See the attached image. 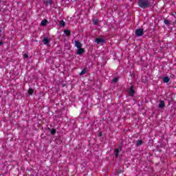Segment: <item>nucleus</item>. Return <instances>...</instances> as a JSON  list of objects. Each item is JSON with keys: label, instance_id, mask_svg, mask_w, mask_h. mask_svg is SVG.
<instances>
[{"label": "nucleus", "instance_id": "aec40b11", "mask_svg": "<svg viewBox=\"0 0 176 176\" xmlns=\"http://www.w3.org/2000/svg\"><path fill=\"white\" fill-rule=\"evenodd\" d=\"M164 24H165L166 25H168V24H170V21H168L167 19H165L164 20Z\"/></svg>", "mask_w": 176, "mask_h": 176}, {"label": "nucleus", "instance_id": "a211bd4d", "mask_svg": "<svg viewBox=\"0 0 176 176\" xmlns=\"http://www.w3.org/2000/svg\"><path fill=\"white\" fill-rule=\"evenodd\" d=\"M98 24V19H94L93 20V25H97Z\"/></svg>", "mask_w": 176, "mask_h": 176}, {"label": "nucleus", "instance_id": "39448f33", "mask_svg": "<svg viewBox=\"0 0 176 176\" xmlns=\"http://www.w3.org/2000/svg\"><path fill=\"white\" fill-rule=\"evenodd\" d=\"M95 42L98 45H100L101 43H105V40H104V38H96V40H95Z\"/></svg>", "mask_w": 176, "mask_h": 176}, {"label": "nucleus", "instance_id": "f8f14e48", "mask_svg": "<svg viewBox=\"0 0 176 176\" xmlns=\"http://www.w3.org/2000/svg\"><path fill=\"white\" fill-rule=\"evenodd\" d=\"M87 72V68H84L81 72L79 73L80 76H82V75H85Z\"/></svg>", "mask_w": 176, "mask_h": 176}, {"label": "nucleus", "instance_id": "f257e3e1", "mask_svg": "<svg viewBox=\"0 0 176 176\" xmlns=\"http://www.w3.org/2000/svg\"><path fill=\"white\" fill-rule=\"evenodd\" d=\"M138 6L142 9H146L151 6V0H138Z\"/></svg>", "mask_w": 176, "mask_h": 176}, {"label": "nucleus", "instance_id": "2eb2a0df", "mask_svg": "<svg viewBox=\"0 0 176 176\" xmlns=\"http://www.w3.org/2000/svg\"><path fill=\"white\" fill-rule=\"evenodd\" d=\"M143 142H144L142 141V140H139L136 141V146H140V145H142Z\"/></svg>", "mask_w": 176, "mask_h": 176}, {"label": "nucleus", "instance_id": "412c9836", "mask_svg": "<svg viewBox=\"0 0 176 176\" xmlns=\"http://www.w3.org/2000/svg\"><path fill=\"white\" fill-rule=\"evenodd\" d=\"M118 80H119V78H114L113 79V83H116V82H118Z\"/></svg>", "mask_w": 176, "mask_h": 176}, {"label": "nucleus", "instance_id": "0eeeda50", "mask_svg": "<svg viewBox=\"0 0 176 176\" xmlns=\"http://www.w3.org/2000/svg\"><path fill=\"white\" fill-rule=\"evenodd\" d=\"M75 46L78 48L79 47H82V43H80V41H75Z\"/></svg>", "mask_w": 176, "mask_h": 176}, {"label": "nucleus", "instance_id": "9b49d317", "mask_svg": "<svg viewBox=\"0 0 176 176\" xmlns=\"http://www.w3.org/2000/svg\"><path fill=\"white\" fill-rule=\"evenodd\" d=\"M52 2L53 1L52 0H45L44 1V4L45 5V6H49V5H52Z\"/></svg>", "mask_w": 176, "mask_h": 176}, {"label": "nucleus", "instance_id": "4468645a", "mask_svg": "<svg viewBox=\"0 0 176 176\" xmlns=\"http://www.w3.org/2000/svg\"><path fill=\"white\" fill-rule=\"evenodd\" d=\"M64 33L66 35V36H69L71 35V30H65Z\"/></svg>", "mask_w": 176, "mask_h": 176}, {"label": "nucleus", "instance_id": "7ed1b4c3", "mask_svg": "<svg viewBox=\"0 0 176 176\" xmlns=\"http://www.w3.org/2000/svg\"><path fill=\"white\" fill-rule=\"evenodd\" d=\"M120 151H122L121 145L118 146V148H116L114 150V153H115V156H116V159H118V157H119V153H120Z\"/></svg>", "mask_w": 176, "mask_h": 176}, {"label": "nucleus", "instance_id": "393cba45", "mask_svg": "<svg viewBox=\"0 0 176 176\" xmlns=\"http://www.w3.org/2000/svg\"><path fill=\"white\" fill-rule=\"evenodd\" d=\"M170 14V16H175V14H173V13H171V14Z\"/></svg>", "mask_w": 176, "mask_h": 176}, {"label": "nucleus", "instance_id": "bb28decb", "mask_svg": "<svg viewBox=\"0 0 176 176\" xmlns=\"http://www.w3.org/2000/svg\"><path fill=\"white\" fill-rule=\"evenodd\" d=\"M64 86H65V85H63V87H64Z\"/></svg>", "mask_w": 176, "mask_h": 176}, {"label": "nucleus", "instance_id": "423d86ee", "mask_svg": "<svg viewBox=\"0 0 176 176\" xmlns=\"http://www.w3.org/2000/svg\"><path fill=\"white\" fill-rule=\"evenodd\" d=\"M165 107H166V103H164V100H161L158 105V108H160V109H163V108Z\"/></svg>", "mask_w": 176, "mask_h": 176}, {"label": "nucleus", "instance_id": "a878e982", "mask_svg": "<svg viewBox=\"0 0 176 176\" xmlns=\"http://www.w3.org/2000/svg\"><path fill=\"white\" fill-rule=\"evenodd\" d=\"M120 173H122V171H121V170H120V171L118 172V174H120Z\"/></svg>", "mask_w": 176, "mask_h": 176}, {"label": "nucleus", "instance_id": "1a4fd4ad", "mask_svg": "<svg viewBox=\"0 0 176 176\" xmlns=\"http://www.w3.org/2000/svg\"><path fill=\"white\" fill-rule=\"evenodd\" d=\"M135 91H134V87L131 86L129 90V96H133V94H135Z\"/></svg>", "mask_w": 176, "mask_h": 176}, {"label": "nucleus", "instance_id": "6ab92c4d", "mask_svg": "<svg viewBox=\"0 0 176 176\" xmlns=\"http://www.w3.org/2000/svg\"><path fill=\"white\" fill-rule=\"evenodd\" d=\"M50 133H51L52 135H54V134H56V129L52 128L51 129V132Z\"/></svg>", "mask_w": 176, "mask_h": 176}, {"label": "nucleus", "instance_id": "5701e85b", "mask_svg": "<svg viewBox=\"0 0 176 176\" xmlns=\"http://www.w3.org/2000/svg\"><path fill=\"white\" fill-rule=\"evenodd\" d=\"M99 137H102V132L99 133Z\"/></svg>", "mask_w": 176, "mask_h": 176}, {"label": "nucleus", "instance_id": "f3484780", "mask_svg": "<svg viewBox=\"0 0 176 176\" xmlns=\"http://www.w3.org/2000/svg\"><path fill=\"white\" fill-rule=\"evenodd\" d=\"M28 93L30 96H32V94H34V89H29L28 91Z\"/></svg>", "mask_w": 176, "mask_h": 176}, {"label": "nucleus", "instance_id": "dca6fc26", "mask_svg": "<svg viewBox=\"0 0 176 176\" xmlns=\"http://www.w3.org/2000/svg\"><path fill=\"white\" fill-rule=\"evenodd\" d=\"M59 25H60V27H65V22L63 20L60 21Z\"/></svg>", "mask_w": 176, "mask_h": 176}, {"label": "nucleus", "instance_id": "f03ea898", "mask_svg": "<svg viewBox=\"0 0 176 176\" xmlns=\"http://www.w3.org/2000/svg\"><path fill=\"white\" fill-rule=\"evenodd\" d=\"M135 36L140 37L144 35V29L139 28L135 32Z\"/></svg>", "mask_w": 176, "mask_h": 176}, {"label": "nucleus", "instance_id": "9d476101", "mask_svg": "<svg viewBox=\"0 0 176 176\" xmlns=\"http://www.w3.org/2000/svg\"><path fill=\"white\" fill-rule=\"evenodd\" d=\"M164 83H168L170 82V78L168 76H165L162 78Z\"/></svg>", "mask_w": 176, "mask_h": 176}, {"label": "nucleus", "instance_id": "6e6552de", "mask_svg": "<svg viewBox=\"0 0 176 176\" xmlns=\"http://www.w3.org/2000/svg\"><path fill=\"white\" fill-rule=\"evenodd\" d=\"M42 42L44 43V45H49V43L50 42V40L49 39V38L46 37V38H43Z\"/></svg>", "mask_w": 176, "mask_h": 176}, {"label": "nucleus", "instance_id": "b1692460", "mask_svg": "<svg viewBox=\"0 0 176 176\" xmlns=\"http://www.w3.org/2000/svg\"><path fill=\"white\" fill-rule=\"evenodd\" d=\"M3 45V42H0V46H2Z\"/></svg>", "mask_w": 176, "mask_h": 176}, {"label": "nucleus", "instance_id": "20e7f679", "mask_svg": "<svg viewBox=\"0 0 176 176\" xmlns=\"http://www.w3.org/2000/svg\"><path fill=\"white\" fill-rule=\"evenodd\" d=\"M85 53V48H82V47L78 48L76 51V54L78 56H80L81 54H83Z\"/></svg>", "mask_w": 176, "mask_h": 176}, {"label": "nucleus", "instance_id": "4be33fe9", "mask_svg": "<svg viewBox=\"0 0 176 176\" xmlns=\"http://www.w3.org/2000/svg\"><path fill=\"white\" fill-rule=\"evenodd\" d=\"M23 57H24V58H28V54H24Z\"/></svg>", "mask_w": 176, "mask_h": 176}, {"label": "nucleus", "instance_id": "ddd939ff", "mask_svg": "<svg viewBox=\"0 0 176 176\" xmlns=\"http://www.w3.org/2000/svg\"><path fill=\"white\" fill-rule=\"evenodd\" d=\"M47 25V19H44L41 21V25H42L43 27H45V25Z\"/></svg>", "mask_w": 176, "mask_h": 176}]
</instances>
